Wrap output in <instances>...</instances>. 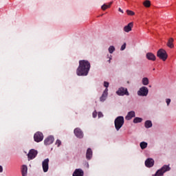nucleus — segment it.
Returning a JSON list of instances; mask_svg holds the SVG:
<instances>
[{"label": "nucleus", "instance_id": "nucleus-1", "mask_svg": "<svg viewBox=\"0 0 176 176\" xmlns=\"http://www.w3.org/2000/svg\"><path fill=\"white\" fill-rule=\"evenodd\" d=\"M90 62L87 60H81L79 61V66L77 68L76 74L78 76H87L89 71H90Z\"/></svg>", "mask_w": 176, "mask_h": 176}, {"label": "nucleus", "instance_id": "nucleus-2", "mask_svg": "<svg viewBox=\"0 0 176 176\" xmlns=\"http://www.w3.org/2000/svg\"><path fill=\"white\" fill-rule=\"evenodd\" d=\"M115 128L117 131L123 127L124 124V118L123 116H118L114 120Z\"/></svg>", "mask_w": 176, "mask_h": 176}, {"label": "nucleus", "instance_id": "nucleus-3", "mask_svg": "<svg viewBox=\"0 0 176 176\" xmlns=\"http://www.w3.org/2000/svg\"><path fill=\"white\" fill-rule=\"evenodd\" d=\"M171 168L170 167V164L164 165L160 170H158L155 176H163L164 173H167V171H170Z\"/></svg>", "mask_w": 176, "mask_h": 176}, {"label": "nucleus", "instance_id": "nucleus-4", "mask_svg": "<svg viewBox=\"0 0 176 176\" xmlns=\"http://www.w3.org/2000/svg\"><path fill=\"white\" fill-rule=\"evenodd\" d=\"M157 56L163 61H166L168 57L167 52L163 49H160L157 52Z\"/></svg>", "mask_w": 176, "mask_h": 176}, {"label": "nucleus", "instance_id": "nucleus-5", "mask_svg": "<svg viewBox=\"0 0 176 176\" xmlns=\"http://www.w3.org/2000/svg\"><path fill=\"white\" fill-rule=\"evenodd\" d=\"M148 93H149V89L146 87H142L138 91V96H140L141 97H146L148 96Z\"/></svg>", "mask_w": 176, "mask_h": 176}, {"label": "nucleus", "instance_id": "nucleus-6", "mask_svg": "<svg viewBox=\"0 0 176 176\" xmlns=\"http://www.w3.org/2000/svg\"><path fill=\"white\" fill-rule=\"evenodd\" d=\"M116 94H118V96H130L127 88H124L123 87L118 89V90L116 91Z\"/></svg>", "mask_w": 176, "mask_h": 176}, {"label": "nucleus", "instance_id": "nucleus-7", "mask_svg": "<svg viewBox=\"0 0 176 176\" xmlns=\"http://www.w3.org/2000/svg\"><path fill=\"white\" fill-rule=\"evenodd\" d=\"M34 140L35 142H41L43 141V133L42 132H36L34 135Z\"/></svg>", "mask_w": 176, "mask_h": 176}, {"label": "nucleus", "instance_id": "nucleus-8", "mask_svg": "<svg viewBox=\"0 0 176 176\" xmlns=\"http://www.w3.org/2000/svg\"><path fill=\"white\" fill-rule=\"evenodd\" d=\"M42 167L44 173H47V171H49V158L43 161Z\"/></svg>", "mask_w": 176, "mask_h": 176}, {"label": "nucleus", "instance_id": "nucleus-9", "mask_svg": "<svg viewBox=\"0 0 176 176\" xmlns=\"http://www.w3.org/2000/svg\"><path fill=\"white\" fill-rule=\"evenodd\" d=\"M36 155H38V151L35 149H31L28 154V157L30 160H32V159H35V157H36Z\"/></svg>", "mask_w": 176, "mask_h": 176}, {"label": "nucleus", "instance_id": "nucleus-10", "mask_svg": "<svg viewBox=\"0 0 176 176\" xmlns=\"http://www.w3.org/2000/svg\"><path fill=\"white\" fill-rule=\"evenodd\" d=\"M54 142V137L50 135L48 136L47 138L44 140L45 145H52Z\"/></svg>", "mask_w": 176, "mask_h": 176}, {"label": "nucleus", "instance_id": "nucleus-11", "mask_svg": "<svg viewBox=\"0 0 176 176\" xmlns=\"http://www.w3.org/2000/svg\"><path fill=\"white\" fill-rule=\"evenodd\" d=\"M74 134L77 138H83V132L79 128H76L74 129Z\"/></svg>", "mask_w": 176, "mask_h": 176}, {"label": "nucleus", "instance_id": "nucleus-12", "mask_svg": "<svg viewBox=\"0 0 176 176\" xmlns=\"http://www.w3.org/2000/svg\"><path fill=\"white\" fill-rule=\"evenodd\" d=\"M155 164V160H153V159L152 158H148L146 161H145V166L146 167H153Z\"/></svg>", "mask_w": 176, "mask_h": 176}, {"label": "nucleus", "instance_id": "nucleus-13", "mask_svg": "<svg viewBox=\"0 0 176 176\" xmlns=\"http://www.w3.org/2000/svg\"><path fill=\"white\" fill-rule=\"evenodd\" d=\"M146 58L147 60H149L150 61H155L156 60V56L153 54L152 52H148L146 54Z\"/></svg>", "mask_w": 176, "mask_h": 176}, {"label": "nucleus", "instance_id": "nucleus-14", "mask_svg": "<svg viewBox=\"0 0 176 176\" xmlns=\"http://www.w3.org/2000/svg\"><path fill=\"white\" fill-rule=\"evenodd\" d=\"M133 118H135V112L134 111H129L125 117L126 120H131Z\"/></svg>", "mask_w": 176, "mask_h": 176}, {"label": "nucleus", "instance_id": "nucleus-15", "mask_svg": "<svg viewBox=\"0 0 176 176\" xmlns=\"http://www.w3.org/2000/svg\"><path fill=\"white\" fill-rule=\"evenodd\" d=\"M107 97H108V88H106L102 95V96L100 98V101L102 102H104L105 100H107Z\"/></svg>", "mask_w": 176, "mask_h": 176}, {"label": "nucleus", "instance_id": "nucleus-16", "mask_svg": "<svg viewBox=\"0 0 176 176\" xmlns=\"http://www.w3.org/2000/svg\"><path fill=\"white\" fill-rule=\"evenodd\" d=\"M133 25H134V24L133 23V22H131L127 25L124 26V32H130V31H131L133 28Z\"/></svg>", "mask_w": 176, "mask_h": 176}, {"label": "nucleus", "instance_id": "nucleus-17", "mask_svg": "<svg viewBox=\"0 0 176 176\" xmlns=\"http://www.w3.org/2000/svg\"><path fill=\"white\" fill-rule=\"evenodd\" d=\"M91 157H93V151L89 148L87 150L86 158L87 160H90Z\"/></svg>", "mask_w": 176, "mask_h": 176}, {"label": "nucleus", "instance_id": "nucleus-18", "mask_svg": "<svg viewBox=\"0 0 176 176\" xmlns=\"http://www.w3.org/2000/svg\"><path fill=\"white\" fill-rule=\"evenodd\" d=\"M83 175L84 173L80 168L76 169L73 173V176H83Z\"/></svg>", "mask_w": 176, "mask_h": 176}, {"label": "nucleus", "instance_id": "nucleus-19", "mask_svg": "<svg viewBox=\"0 0 176 176\" xmlns=\"http://www.w3.org/2000/svg\"><path fill=\"white\" fill-rule=\"evenodd\" d=\"M166 45L168 47H170V49H173V47H174V38H170Z\"/></svg>", "mask_w": 176, "mask_h": 176}, {"label": "nucleus", "instance_id": "nucleus-20", "mask_svg": "<svg viewBox=\"0 0 176 176\" xmlns=\"http://www.w3.org/2000/svg\"><path fill=\"white\" fill-rule=\"evenodd\" d=\"M28 171V168L25 165H23L22 169H21V173H22V176H27V172Z\"/></svg>", "mask_w": 176, "mask_h": 176}, {"label": "nucleus", "instance_id": "nucleus-21", "mask_svg": "<svg viewBox=\"0 0 176 176\" xmlns=\"http://www.w3.org/2000/svg\"><path fill=\"white\" fill-rule=\"evenodd\" d=\"M142 82L144 86H148V85H149V79L146 77H144L142 78Z\"/></svg>", "mask_w": 176, "mask_h": 176}, {"label": "nucleus", "instance_id": "nucleus-22", "mask_svg": "<svg viewBox=\"0 0 176 176\" xmlns=\"http://www.w3.org/2000/svg\"><path fill=\"white\" fill-rule=\"evenodd\" d=\"M144 126L146 129H151V127H152V121L146 120L144 123Z\"/></svg>", "mask_w": 176, "mask_h": 176}, {"label": "nucleus", "instance_id": "nucleus-23", "mask_svg": "<svg viewBox=\"0 0 176 176\" xmlns=\"http://www.w3.org/2000/svg\"><path fill=\"white\" fill-rule=\"evenodd\" d=\"M144 6H145V8H151V1L148 0H146L144 1V2L143 3Z\"/></svg>", "mask_w": 176, "mask_h": 176}, {"label": "nucleus", "instance_id": "nucleus-24", "mask_svg": "<svg viewBox=\"0 0 176 176\" xmlns=\"http://www.w3.org/2000/svg\"><path fill=\"white\" fill-rule=\"evenodd\" d=\"M140 145L141 149H145L148 146V143L145 142H142Z\"/></svg>", "mask_w": 176, "mask_h": 176}, {"label": "nucleus", "instance_id": "nucleus-25", "mask_svg": "<svg viewBox=\"0 0 176 176\" xmlns=\"http://www.w3.org/2000/svg\"><path fill=\"white\" fill-rule=\"evenodd\" d=\"M142 122V118L136 117L133 119V123H141Z\"/></svg>", "mask_w": 176, "mask_h": 176}, {"label": "nucleus", "instance_id": "nucleus-26", "mask_svg": "<svg viewBox=\"0 0 176 176\" xmlns=\"http://www.w3.org/2000/svg\"><path fill=\"white\" fill-rule=\"evenodd\" d=\"M111 5H112V3H110L109 5L104 4L103 6H102V10H107L108 8H111Z\"/></svg>", "mask_w": 176, "mask_h": 176}, {"label": "nucleus", "instance_id": "nucleus-27", "mask_svg": "<svg viewBox=\"0 0 176 176\" xmlns=\"http://www.w3.org/2000/svg\"><path fill=\"white\" fill-rule=\"evenodd\" d=\"M114 51H115V47L113 45H111L109 47V53H110V54H112V53H113Z\"/></svg>", "mask_w": 176, "mask_h": 176}, {"label": "nucleus", "instance_id": "nucleus-28", "mask_svg": "<svg viewBox=\"0 0 176 176\" xmlns=\"http://www.w3.org/2000/svg\"><path fill=\"white\" fill-rule=\"evenodd\" d=\"M126 13L129 16H134V14H135V13L131 10H126Z\"/></svg>", "mask_w": 176, "mask_h": 176}, {"label": "nucleus", "instance_id": "nucleus-29", "mask_svg": "<svg viewBox=\"0 0 176 176\" xmlns=\"http://www.w3.org/2000/svg\"><path fill=\"white\" fill-rule=\"evenodd\" d=\"M55 144H56L58 147L60 146V145H61V140H57L56 141Z\"/></svg>", "mask_w": 176, "mask_h": 176}, {"label": "nucleus", "instance_id": "nucleus-30", "mask_svg": "<svg viewBox=\"0 0 176 176\" xmlns=\"http://www.w3.org/2000/svg\"><path fill=\"white\" fill-rule=\"evenodd\" d=\"M124 49H126V43H124L121 46L120 50H121V51H123V50H124Z\"/></svg>", "mask_w": 176, "mask_h": 176}, {"label": "nucleus", "instance_id": "nucleus-31", "mask_svg": "<svg viewBox=\"0 0 176 176\" xmlns=\"http://www.w3.org/2000/svg\"><path fill=\"white\" fill-rule=\"evenodd\" d=\"M104 87H108V86H109V82H107V81H104Z\"/></svg>", "mask_w": 176, "mask_h": 176}, {"label": "nucleus", "instance_id": "nucleus-32", "mask_svg": "<svg viewBox=\"0 0 176 176\" xmlns=\"http://www.w3.org/2000/svg\"><path fill=\"white\" fill-rule=\"evenodd\" d=\"M170 102H171V99L170 98L166 99V104L168 106L170 105Z\"/></svg>", "mask_w": 176, "mask_h": 176}, {"label": "nucleus", "instance_id": "nucleus-33", "mask_svg": "<svg viewBox=\"0 0 176 176\" xmlns=\"http://www.w3.org/2000/svg\"><path fill=\"white\" fill-rule=\"evenodd\" d=\"M92 115H93V118H97V111H94Z\"/></svg>", "mask_w": 176, "mask_h": 176}, {"label": "nucleus", "instance_id": "nucleus-34", "mask_svg": "<svg viewBox=\"0 0 176 176\" xmlns=\"http://www.w3.org/2000/svg\"><path fill=\"white\" fill-rule=\"evenodd\" d=\"M98 118H102V116H103L102 113L99 112L98 114Z\"/></svg>", "mask_w": 176, "mask_h": 176}, {"label": "nucleus", "instance_id": "nucleus-35", "mask_svg": "<svg viewBox=\"0 0 176 176\" xmlns=\"http://www.w3.org/2000/svg\"><path fill=\"white\" fill-rule=\"evenodd\" d=\"M2 171H3V168L2 166H0V173H2Z\"/></svg>", "mask_w": 176, "mask_h": 176}, {"label": "nucleus", "instance_id": "nucleus-36", "mask_svg": "<svg viewBox=\"0 0 176 176\" xmlns=\"http://www.w3.org/2000/svg\"><path fill=\"white\" fill-rule=\"evenodd\" d=\"M118 12H120V13H123V10H122V8H119Z\"/></svg>", "mask_w": 176, "mask_h": 176}, {"label": "nucleus", "instance_id": "nucleus-37", "mask_svg": "<svg viewBox=\"0 0 176 176\" xmlns=\"http://www.w3.org/2000/svg\"><path fill=\"white\" fill-rule=\"evenodd\" d=\"M111 60H112V58H109V60H108L109 63H111Z\"/></svg>", "mask_w": 176, "mask_h": 176}, {"label": "nucleus", "instance_id": "nucleus-38", "mask_svg": "<svg viewBox=\"0 0 176 176\" xmlns=\"http://www.w3.org/2000/svg\"><path fill=\"white\" fill-rule=\"evenodd\" d=\"M153 70L155 71V69H153Z\"/></svg>", "mask_w": 176, "mask_h": 176}]
</instances>
